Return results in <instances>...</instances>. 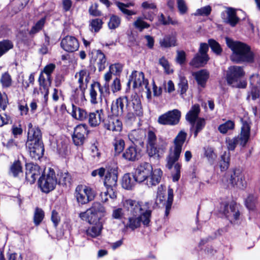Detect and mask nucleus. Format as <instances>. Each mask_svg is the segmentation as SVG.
<instances>
[{
	"mask_svg": "<svg viewBox=\"0 0 260 260\" xmlns=\"http://www.w3.org/2000/svg\"><path fill=\"white\" fill-rule=\"evenodd\" d=\"M186 133L181 131L174 140V146L169 149V154L166 157V167L171 170L174 167V172L172 173L173 181L176 182L180 177V169L181 165L177 162L178 160L184 143L186 138Z\"/></svg>",
	"mask_w": 260,
	"mask_h": 260,
	"instance_id": "nucleus-1",
	"label": "nucleus"
},
{
	"mask_svg": "<svg viewBox=\"0 0 260 260\" xmlns=\"http://www.w3.org/2000/svg\"><path fill=\"white\" fill-rule=\"evenodd\" d=\"M227 46L232 50L231 59L233 62L240 63L252 62L253 60V53L250 47L246 44L238 41H234L228 38H226Z\"/></svg>",
	"mask_w": 260,
	"mask_h": 260,
	"instance_id": "nucleus-2",
	"label": "nucleus"
},
{
	"mask_svg": "<svg viewBox=\"0 0 260 260\" xmlns=\"http://www.w3.org/2000/svg\"><path fill=\"white\" fill-rule=\"evenodd\" d=\"M122 205L124 209L129 212L130 214L125 227L128 228L133 231L140 227L141 222L138 215L142 209L140 203L135 200L126 199L123 200Z\"/></svg>",
	"mask_w": 260,
	"mask_h": 260,
	"instance_id": "nucleus-3",
	"label": "nucleus"
},
{
	"mask_svg": "<svg viewBox=\"0 0 260 260\" xmlns=\"http://www.w3.org/2000/svg\"><path fill=\"white\" fill-rule=\"evenodd\" d=\"M220 210L234 226H238L242 223V218L238 206L234 202L222 203Z\"/></svg>",
	"mask_w": 260,
	"mask_h": 260,
	"instance_id": "nucleus-4",
	"label": "nucleus"
},
{
	"mask_svg": "<svg viewBox=\"0 0 260 260\" xmlns=\"http://www.w3.org/2000/svg\"><path fill=\"white\" fill-rule=\"evenodd\" d=\"M106 210L105 207L99 202H94L91 207L86 211L79 214L80 218L89 224L101 222L100 220L105 215Z\"/></svg>",
	"mask_w": 260,
	"mask_h": 260,
	"instance_id": "nucleus-5",
	"label": "nucleus"
},
{
	"mask_svg": "<svg viewBox=\"0 0 260 260\" xmlns=\"http://www.w3.org/2000/svg\"><path fill=\"white\" fill-rule=\"evenodd\" d=\"M250 132L249 124L246 121H243L239 136L226 138L225 143L228 150H234L238 143L243 147L245 146L249 138Z\"/></svg>",
	"mask_w": 260,
	"mask_h": 260,
	"instance_id": "nucleus-6",
	"label": "nucleus"
},
{
	"mask_svg": "<svg viewBox=\"0 0 260 260\" xmlns=\"http://www.w3.org/2000/svg\"><path fill=\"white\" fill-rule=\"evenodd\" d=\"M143 115V109L139 96L136 93L127 98L126 116L128 119L135 116L141 117Z\"/></svg>",
	"mask_w": 260,
	"mask_h": 260,
	"instance_id": "nucleus-7",
	"label": "nucleus"
},
{
	"mask_svg": "<svg viewBox=\"0 0 260 260\" xmlns=\"http://www.w3.org/2000/svg\"><path fill=\"white\" fill-rule=\"evenodd\" d=\"M244 75L242 68L239 66H231L229 68L226 74L228 83L233 87L245 88L246 83L241 82L240 79Z\"/></svg>",
	"mask_w": 260,
	"mask_h": 260,
	"instance_id": "nucleus-8",
	"label": "nucleus"
},
{
	"mask_svg": "<svg viewBox=\"0 0 260 260\" xmlns=\"http://www.w3.org/2000/svg\"><path fill=\"white\" fill-rule=\"evenodd\" d=\"M166 187L161 185L157 188V196L155 203L157 205H162L165 206V215L168 216L169 214L173 201V190L169 188L168 190V198L166 201L165 198Z\"/></svg>",
	"mask_w": 260,
	"mask_h": 260,
	"instance_id": "nucleus-9",
	"label": "nucleus"
},
{
	"mask_svg": "<svg viewBox=\"0 0 260 260\" xmlns=\"http://www.w3.org/2000/svg\"><path fill=\"white\" fill-rule=\"evenodd\" d=\"M109 93L108 85L105 84L102 86L98 82H94L89 89L90 101L92 104L95 105L102 102L103 98Z\"/></svg>",
	"mask_w": 260,
	"mask_h": 260,
	"instance_id": "nucleus-10",
	"label": "nucleus"
},
{
	"mask_svg": "<svg viewBox=\"0 0 260 260\" xmlns=\"http://www.w3.org/2000/svg\"><path fill=\"white\" fill-rule=\"evenodd\" d=\"M96 195L95 190L85 185H80L76 187L75 197L77 202L81 205L86 204L93 200Z\"/></svg>",
	"mask_w": 260,
	"mask_h": 260,
	"instance_id": "nucleus-11",
	"label": "nucleus"
},
{
	"mask_svg": "<svg viewBox=\"0 0 260 260\" xmlns=\"http://www.w3.org/2000/svg\"><path fill=\"white\" fill-rule=\"evenodd\" d=\"M167 143L162 140L157 141L156 137L152 131H149L148 134L147 140V152L150 156L156 155H159L160 152H164L166 149Z\"/></svg>",
	"mask_w": 260,
	"mask_h": 260,
	"instance_id": "nucleus-12",
	"label": "nucleus"
},
{
	"mask_svg": "<svg viewBox=\"0 0 260 260\" xmlns=\"http://www.w3.org/2000/svg\"><path fill=\"white\" fill-rule=\"evenodd\" d=\"M38 184L42 191L44 192L48 193L54 189L57 184V179L54 170L49 169L46 175L39 178Z\"/></svg>",
	"mask_w": 260,
	"mask_h": 260,
	"instance_id": "nucleus-13",
	"label": "nucleus"
},
{
	"mask_svg": "<svg viewBox=\"0 0 260 260\" xmlns=\"http://www.w3.org/2000/svg\"><path fill=\"white\" fill-rule=\"evenodd\" d=\"M180 117L181 112L174 109L159 116L157 121L162 125H175L179 123Z\"/></svg>",
	"mask_w": 260,
	"mask_h": 260,
	"instance_id": "nucleus-14",
	"label": "nucleus"
},
{
	"mask_svg": "<svg viewBox=\"0 0 260 260\" xmlns=\"http://www.w3.org/2000/svg\"><path fill=\"white\" fill-rule=\"evenodd\" d=\"M131 79H129L128 84L132 82L133 83L134 88L141 87H144L147 90V97L149 98L151 96V91L148 87V81L144 78V74L142 72L133 71L131 76Z\"/></svg>",
	"mask_w": 260,
	"mask_h": 260,
	"instance_id": "nucleus-15",
	"label": "nucleus"
},
{
	"mask_svg": "<svg viewBox=\"0 0 260 260\" xmlns=\"http://www.w3.org/2000/svg\"><path fill=\"white\" fill-rule=\"evenodd\" d=\"M127 97L123 96L117 98L112 102L111 111L113 116L116 117L122 116L124 112H127Z\"/></svg>",
	"mask_w": 260,
	"mask_h": 260,
	"instance_id": "nucleus-16",
	"label": "nucleus"
},
{
	"mask_svg": "<svg viewBox=\"0 0 260 260\" xmlns=\"http://www.w3.org/2000/svg\"><path fill=\"white\" fill-rule=\"evenodd\" d=\"M152 171V167L149 163L144 162L140 165L134 173L137 182L140 183L146 180L151 174Z\"/></svg>",
	"mask_w": 260,
	"mask_h": 260,
	"instance_id": "nucleus-17",
	"label": "nucleus"
},
{
	"mask_svg": "<svg viewBox=\"0 0 260 260\" xmlns=\"http://www.w3.org/2000/svg\"><path fill=\"white\" fill-rule=\"evenodd\" d=\"M229 183L233 187L240 189H244L246 187V182L244 175L240 169H235L230 175Z\"/></svg>",
	"mask_w": 260,
	"mask_h": 260,
	"instance_id": "nucleus-18",
	"label": "nucleus"
},
{
	"mask_svg": "<svg viewBox=\"0 0 260 260\" xmlns=\"http://www.w3.org/2000/svg\"><path fill=\"white\" fill-rule=\"evenodd\" d=\"M42 172V170L38 165L31 163L26 165L25 178L31 184L35 182Z\"/></svg>",
	"mask_w": 260,
	"mask_h": 260,
	"instance_id": "nucleus-19",
	"label": "nucleus"
},
{
	"mask_svg": "<svg viewBox=\"0 0 260 260\" xmlns=\"http://www.w3.org/2000/svg\"><path fill=\"white\" fill-rule=\"evenodd\" d=\"M26 147L30 156L35 160L39 159L43 156L44 152L43 142H27Z\"/></svg>",
	"mask_w": 260,
	"mask_h": 260,
	"instance_id": "nucleus-20",
	"label": "nucleus"
},
{
	"mask_svg": "<svg viewBox=\"0 0 260 260\" xmlns=\"http://www.w3.org/2000/svg\"><path fill=\"white\" fill-rule=\"evenodd\" d=\"M60 46L64 51L73 52L78 49L79 44L75 37L67 36L61 40Z\"/></svg>",
	"mask_w": 260,
	"mask_h": 260,
	"instance_id": "nucleus-21",
	"label": "nucleus"
},
{
	"mask_svg": "<svg viewBox=\"0 0 260 260\" xmlns=\"http://www.w3.org/2000/svg\"><path fill=\"white\" fill-rule=\"evenodd\" d=\"M117 169V167L114 166L107 170L104 180V184L106 187L115 189L118 179Z\"/></svg>",
	"mask_w": 260,
	"mask_h": 260,
	"instance_id": "nucleus-22",
	"label": "nucleus"
},
{
	"mask_svg": "<svg viewBox=\"0 0 260 260\" xmlns=\"http://www.w3.org/2000/svg\"><path fill=\"white\" fill-rule=\"evenodd\" d=\"M75 78L77 79L78 82L79 84V87L81 90L80 96L81 98H83L84 97V92L83 90L87 87L90 79L89 72L86 69L81 70L76 74Z\"/></svg>",
	"mask_w": 260,
	"mask_h": 260,
	"instance_id": "nucleus-23",
	"label": "nucleus"
},
{
	"mask_svg": "<svg viewBox=\"0 0 260 260\" xmlns=\"http://www.w3.org/2000/svg\"><path fill=\"white\" fill-rule=\"evenodd\" d=\"M27 141V142H43L42 133L38 127H34L31 123L28 124Z\"/></svg>",
	"mask_w": 260,
	"mask_h": 260,
	"instance_id": "nucleus-24",
	"label": "nucleus"
},
{
	"mask_svg": "<svg viewBox=\"0 0 260 260\" xmlns=\"http://www.w3.org/2000/svg\"><path fill=\"white\" fill-rule=\"evenodd\" d=\"M149 204L148 202H146L143 205L140 204L142 209L138 215L140 222H142L143 225L146 226L149 225L151 217L152 211L149 209Z\"/></svg>",
	"mask_w": 260,
	"mask_h": 260,
	"instance_id": "nucleus-25",
	"label": "nucleus"
},
{
	"mask_svg": "<svg viewBox=\"0 0 260 260\" xmlns=\"http://www.w3.org/2000/svg\"><path fill=\"white\" fill-rule=\"evenodd\" d=\"M91 62H96L98 70L102 71L106 67V59L105 54L100 50H94L91 54Z\"/></svg>",
	"mask_w": 260,
	"mask_h": 260,
	"instance_id": "nucleus-26",
	"label": "nucleus"
},
{
	"mask_svg": "<svg viewBox=\"0 0 260 260\" xmlns=\"http://www.w3.org/2000/svg\"><path fill=\"white\" fill-rule=\"evenodd\" d=\"M104 117L103 109L96 110L88 114V123L92 127L97 126L104 120Z\"/></svg>",
	"mask_w": 260,
	"mask_h": 260,
	"instance_id": "nucleus-27",
	"label": "nucleus"
},
{
	"mask_svg": "<svg viewBox=\"0 0 260 260\" xmlns=\"http://www.w3.org/2000/svg\"><path fill=\"white\" fill-rule=\"evenodd\" d=\"M105 127L113 132H120L122 128V123L117 117H109L105 122Z\"/></svg>",
	"mask_w": 260,
	"mask_h": 260,
	"instance_id": "nucleus-28",
	"label": "nucleus"
},
{
	"mask_svg": "<svg viewBox=\"0 0 260 260\" xmlns=\"http://www.w3.org/2000/svg\"><path fill=\"white\" fill-rule=\"evenodd\" d=\"M145 137L144 132L141 129H134L128 135L129 140L135 145H143V140Z\"/></svg>",
	"mask_w": 260,
	"mask_h": 260,
	"instance_id": "nucleus-29",
	"label": "nucleus"
},
{
	"mask_svg": "<svg viewBox=\"0 0 260 260\" xmlns=\"http://www.w3.org/2000/svg\"><path fill=\"white\" fill-rule=\"evenodd\" d=\"M39 82L41 92L44 94V100L45 102H47L48 98L49 87L51 82V78H50V82H49L47 79V76L45 77L43 73H41L39 78Z\"/></svg>",
	"mask_w": 260,
	"mask_h": 260,
	"instance_id": "nucleus-30",
	"label": "nucleus"
},
{
	"mask_svg": "<svg viewBox=\"0 0 260 260\" xmlns=\"http://www.w3.org/2000/svg\"><path fill=\"white\" fill-rule=\"evenodd\" d=\"M122 157L128 161H135L140 157V150L135 146H131L123 153Z\"/></svg>",
	"mask_w": 260,
	"mask_h": 260,
	"instance_id": "nucleus-31",
	"label": "nucleus"
},
{
	"mask_svg": "<svg viewBox=\"0 0 260 260\" xmlns=\"http://www.w3.org/2000/svg\"><path fill=\"white\" fill-rule=\"evenodd\" d=\"M224 14L226 15V16L225 18L222 17L224 22L230 24L233 27L235 26L238 23L239 18L237 16L235 9L232 8H228L224 13H222V15Z\"/></svg>",
	"mask_w": 260,
	"mask_h": 260,
	"instance_id": "nucleus-32",
	"label": "nucleus"
},
{
	"mask_svg": "<svg viewBox=\"0 0 260 260\" xmlns=\"http://www.w3.org/2000/svg\"><path fill=\"white\" fill-rule=\"evenodd\" d=\"M72 116L80 121H84L87 118L88 114L86 111L76 105L72 104V109L70 112Z\"/></svg>",
	"mask_w": 260,
	"mask_h": 260,
	"instance_id": "nucleus-33",
	"label": "nucleus"
},
{
	"mask_svg": "<svg viewBox=\"0 0 260 260\" xmlns=\"http://www.w3.org/2000/svg\"><path fill=\"white\" fill-rule=\"evenodd\" d=\"M162 172L160 169L152 170V173L146 179V184L149 187L155 186L160 181Z\"/></svg>",
	"mask_w": 260,
	"mask_h": 260,
	"instance_id": "nucleus-34",
	"label": "nucleus"
},
{
	"mask_svg": "<svg viewBox=\"0 0 260 260\" xmlns=\"http://www.w3.org/2000/svg\"><path fill=\"white\" fill-rule=\"evenodd\" d=\"M200 112V106L198 104L193 105L190 110L186 115V119L193 126H194L195 121L198 119L199 114Z\"/></svg>",
	"mask_w": 260,
	"mask_h": 260,
	"instance_id": "nucleus-35",
	"label": "nucleus"
},
{
	"mask_svg": "<svg viewBox=\"0 0 260 260\" xmlns=\"http://www.w3.org/2000/svg\"><path fill=\"white\" fill-rule=\"evenodd\" d=\"M136 182H137V181L135 175L126 173L122 177V186L126 189L130 190L135 186Z\"/></svg>",
	"mask_w": 260,
	"mask_h": 260,
	"instance_id": "nucleus-36",
	"label": "nucleus"
},
{
	"mask_svg": "<svg viewBox=\"0 0 260 260\" xmlns=\"http://www.w3.org/2000/svg\"><path fill=\"white\" fill-rule=\"evenodd\" d=\"M193 76L198 85L203 88L205 87L209 78V73L205 70H202L194 73Z\"/></svg>",
	"mask_w": 260,
	"mask_h": 260,
	"instance_id": "nucleus-37",
	"label": "nucleus"
},
{
	"mask_svg": "<svg viewBox=\"0 0 260 260\" xmlns=\"http://www.w3.org/2000/svg\"><path fill=\"white\" fill-rule=\"evenodd\" d=\"M209 59L208 55L197 53L190 61V64L197 68L203 67L207 63Z\"/></svg>",
	"mask_w": 260,
	"mask_h": 260,
	"instance_id": "nucleus-38",
	"label": "nucleus"
},
{
	"mask_svg": "<svg viewBox=\"0 0 260 260\" xmlns=\"http://www.w3.org/2000/svg\"><path fill=\"white\" fill-rule=\"evenodd\" d=\"M116 5L119 10L124 14L127 16V18L129 19L128 16L134 15L137 14V12L134 11L129 10L127 8L130 6H133L134 4L133 3H129L126 4H123L121 2H116Z\"/></svg>",
	"mask_w": 260,
	"mask_h": 260,
	"instance_id": "nucleus-39",
	"label": "nucleus"
},
{
	"mask_svg": "<svg viewBox=\"0 0 260 260\" xmlns=\"http://www.w3.org/2000/svg\"><path fill=\"white\" fill-rule=\"evenodd\" d=\"M93 226L88 228L86 230L87 235L93 238L99 236L103 229L102 222L93 224Z\"/></svg>",
	"mask_w": 260,
	"mask_h": 260,
	"instance_id": "nucleus-40",
	"label": "nucleus"
},
{
	"mask_svg": "<svg viewBox=\"0 0 260 260\" xmlns=\"http://www.w3.org/2000/svg\"><path fill=\"white\" fill-rule=\"evenodd\" d=\"M176 40L174 37L171 36H165L162 39L159 41V44L162 48H169L175 46Z\"/></svg>",
	"mask_w": 260,
	"mask_h": 260,
	"instance_id": "nucleus-41",
	"label": "nucleus"
},
{
	"mask_svg": "<svg viewBox=\"0 0 260 260\" xmlns=\"http://www.w3.org/2000/svg\"><path fill=\"white\" fill-rule=\"evenodd\" d=\"M106 187L107 191L101 192L100 195L102 202L105 203L108 202L109 198L112 200H114L117 197L114 188Z\"/></svg>",
	"mask_w": 260,
	"mask_h": 260,
	"instance_id": "nucleus-42",
	"label": "nucleus"
},
{
	"mask_svg": "<svg viewBox=\"0 0 260 260\" xmlns=\"http://www.w3.org/2000/svg\"><path fill=\"white\" fill-rule=\"evenodd\" d=\"M235 128V122L232 120H228L225 123L219 125L218 130L222 134H226L228 131L233 130Z\"/></svg>",
	"mask_w": 260,
	"mask_h": 260,
	"instance_id": "nucleus-43",
	"label": "nucleus"
},
{
	"mask_svg": "<svg viewBox=\"0 0 260 260\" xmlns=\"http://www.w3.org/2000/svg\"><path fill=\"white\" fill-rule=\"evenodd\" d=\"M143 17H139L133 23L134 26L140 31H142L144 29L150 27V24L145 21Z\"/></svg>",
	"mask_w": 260,
	"mask_h": 260,
	"instance_id": "nucleus-44",
	"label": "nucleus"
},
{
	"mask_svg": "<svg viewBox=\"0 0 260 260\" xmlns=\"http://www.w3.org/2000/svg\"><path fill=\"white\" fill-rule=\"evenodd\" d=\"M13 47V43L8 40L0 41V57Z\"/></svg>",
	"mask_w": 260,
	"mask_h": 260,
	"instance_id": "nucleus-45",
	"label": "nucleus"
},
{
	"mask_svg": "<svg viewBox=\"0 0 260 260\" xmlns=\"http://www.w3.org/2000/svg\"><path fill=\"white\" fill-rule=\"evenodd\" d=\"M103 22L102 19L96 18L89 22L90 29L94 32H98L102 27Z\"/></svg>",
	"mask_w": 260,
	"mask_h": 260,
	"instance_id": "nucleus-46",
	"label": "nucleus"
},
{
	"mask_svg": "<svg viewBox=\"0 0 260 260\" xmlns=\"http://www.w3.org/2000/svg\"><path fill=\"white\" fill-rule=\"evenodd\" d=\"M121 23V19L118 16L112 15L110 16L108 26L110 29H115L118 27Z\"/></svg>",
	"mask_w": 260,
	"mask_h": 260,
	"instance_id": "nucleus-47",
	"label": "nucleus"
},
{
	"mask_svg": "<svg viewBox=\"0 0 260 260\" xmlns=\"http://www.w3.org/2000/svg\"><path fill=\"white\" fill-rule=\"evenodd\" d=\"M44 217V212L42 209L37 208L35 210L34 216V223L38 225L42 222Z\"/></svg>",
	"mask_w": 260,
	"mask_h": 260,
	"instance_id": "nucleus-48",
	"label": "nucleus"
},
{
	"mask_svg": "<svg viewBox=\"0 0 260 260\" xmlns=\"http://www.w3.org/2000/svg\"><path fill=\"white\" fill-rule=\"evenodd\" d=\"M209 45L214 53L217 55H219L222 52V49L220 44L213 39H209L208 41Z\"/></svg>",
	"mask_w": 260,
	"mask_h": 260,
	"instance_id": "nucleus-49",
	"label": "nucleus"
},
{
	"mask_svg": "<svg viewBox=\"0 0 260 260\" xmlns=\"http://www.w3.org/2000/svg\"><path fill=\"white\" fill-rule=\"evenodd\" d=\"M45 18H42L39 20L36 24L33 26L29 31L30 35H35L40 30H41L44 27L45 22Z\"/></svg>",
	"mask_w": 260,
	"mask_h": 260,
	"instance_id": "nucleus-50",
	"label": "nucleus"
},
{
	"mask_svg": "<svg viewBox=\"0 0 260 260\" xmlns=\"http://www.w3.org/2000/svg\"><path fill=\"white\" fill-rule=\"evenodd\" d=\"M10 171L15 177L22 173V167L20 162L19 161H15L11 166Z\"/></svg>",
	"mask_w": 260,
	"mask_h": 260,
	"instance_id": "nucleus-51",
	"label": "nucleus"
},
{
	"mask_svg": "<svg viewBox=\"0 0 260 260\" xmlns=\"http://www.w3.org/2000/svg\"><path fill=\"white\" fill-rule=\"evenodd\" d=\"M88 126L86 124H81L78 125L74 129V133L79 135L85 137V135H87L88 131Z\"/></svg>",
	"mask_w": 260,
	"mask_h": 260,
	"instance_id": "nucleus-52",
	"label": "nucleus"
},
{
	"mask_svg": "<svg viewBox=\"0 0 260 260\" xmlns=\"http://www.w3.org/2000/svg\"><path fill=\"white\" fill-rule=\"evenodd\" d=\"M71 180V176L68 172L60 173L58 183L62 185H67L70 183Z\"/></svg>",
	"mask_w": 260,
	"mask_h": 260,
	"instance_id": "nucleus-53",
	"label": "nucleus"
},
{
	"mask_svg": "<svg viewBox=\"0 0 260 260\" xmlns=\"http://www.w3.org/2000/svg\"><path fill=\"white\" fill-rule=\"evenodd\" d=\"M205 125V121L204 118H198L194 126L195 131L194 132V137H196L198 133L201 132Z\"/></svg>",
	"mask_w": 260,
	"mask_h": 260,
	"instance_id": "nucleus-54",
	"label": "nucleus"
},
{
	"mask_svg": "<svg viewBox=\"0 0 260 260\" xmlns=\"http://www.w3.org/2000/svg\"><path fill=\"white\" fill-rule=\"evenodd\" d=\"M125 146V142L121 139H116L114 143V149L116 153H120L121 152Z\"/></svg>",
	"mask_w": 260,
	"mask_h": 260,
	"instance_id": "nucleus-55",
	"label": "nucleus"
},
{
	"mask_svg": "<svg viewBox=\"0 0 260 260\" xmlns=\"http://www.w3.org/2000/svg\"><path fill=\"white\" fill-rule=\"evenodd\" d=\"M159 64L163 67L165 72L167 74L173 73V70L170 68V64L169 61L164 57L159 59Z\"/></svg>",
	"mask_w": 260,
	"mask_h": 260,
	"instance_id": "nucleus-56",
	"label": "nucleus"
},
{
	"mask_svg": "<svg viewBox=\"0 0 260 260\" xmlns=\"http://www.w3.org/2000/svg\"><path fill=\"white\" fill-rule=\"evenodd\" d=\"M1 82L2 86L4 87L10 86L12 84V79L10 75L7 73L3 74L1 79Z\"/></svg>",
	"mask_w": 260,
	"mask_h": 260,
	"instance_id": "nucleus-57",
	"label": "nucleus"
},
{
	"mask_svg": "<svg viewBox=\"0 0 260 260\" xmlns=\"http://www.w3.org/2000/svg\"><path fill=\"white\" fill-rule=\"evenodd\" d=\"M9 101L7 95L5 93L0 92V111H5L7 107Z\"/></svg>",
	"mask_w": 260,
	"mask_h": 260,
	"instance_id": "nucleus-58",
	"label": "nucleus"
},
{
	"mask_svg": "<svg viewBox=\"0 0 260 260\" xmlns=\"http://www.w3.org/2000/svg\"><path fill=\"white\" fill-rule=\"evenodd\" d=\"M55 68V66L54 64L53 63H50L46 66L44 68L43 71L41 72L43 73V74H45L47 76V79L50 82V78H51V74L53 72Z\"/></svg>",
	"mask_w": 260,
	"mask_h": 260,
	"instance_id": "nucleus-59",
	"label": "nucleus"
},
{
	"mask_svg": "<svg viewBox=\"0 0 260 260\" xmlns=\"http://www.w3.org/2000/svg\"><path fill=\"white\" fill-rule=\"evenodd\" d=\"M211 11V8L210 6H207L198 9L194 13V15L196 16H208L210 14Z\"/></svg>",
	"mask_w": 260,
	"mask_h": 260,
	"instance_id": "nucleus-60",
	"label": "nucleus"
},
{
	"mask_svg": "<svg viewBox=\"0 0 260 260\" xmlns=\"http://www.w3.org/2000/svg\"><path fill=\"white\" fill-rule=\"evenodd\" d=\"M250 82L252 87L260 88V76L253 74L250 78Z\"/></svg>",
	"mask_w": 260,
	"mask_h": 260,
	"instance_id": "nucleus-61",
	"label": "nucleus"
},
{
	"mask_svg": "<svg viewBox=\"0 0 260 260\" xmlns=\"http://www.w3.org/2000/svg\"><path fill=\"white\" fill-rule=\"evenodd\" d=\"M152 10L147 11L146 10H144V11L142 12V14L143 16L142 17L144 19L148 20L151 22L153 21L155 16V13L154 11Z\"/></svg>",
	"mask_w": 260,
	"mask_h": 260,
	"instance_id": "nucleus-62",
	"label": "nucleus"
},
{
	"mask_svg": "<svg viewBox=\"0 0 260 260\" xmlns=\"http://www.w3.org/2000/svg\"><path fill=\"white\" fill-rule=\"evenodd\" d=\"M123 66L120 63H115L109 67V70L114 75L119 74L122 70Z\"/></svg>",
	"mask_w": 260,
	"mask_h": 260,
	"instance_id": "nucleus-63",
	"label": "nucleus"
},
{
	"mask_svg": "<svg viewBox=\"0 0 260 260\" xmlns=\"http://www.w3.org/2000/svg\"><path fill=\"white\" fill-rule=\"evenodd\" d=\"M177 7L181 14H184L187 12L188 8L184 0H177Z\"/></svg>",
	"mask_w": 260,
	"mask_h": 260,
	"instance_id": "nucleus-64",
	"label": "nucleus"
}]
</instances>
